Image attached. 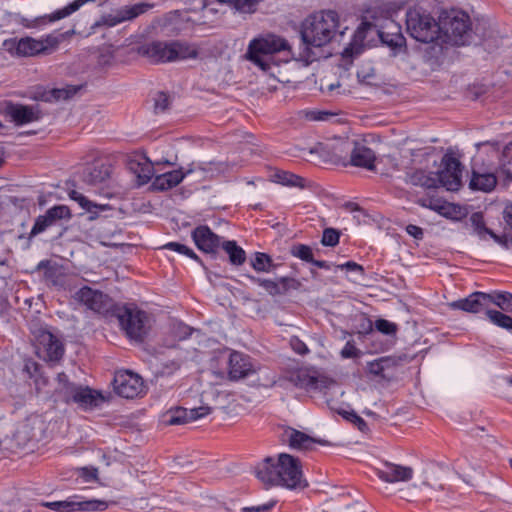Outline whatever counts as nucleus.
Returning a JSON list of instances; mask_svg holds the SVG:
<instances>
[{
  "instance_id": "1",
  "label": "nucleus",
  "mask_w": 512,
  "mask_h": 512,
  "mask_svg": "<svg viewBox=\"0 0 512 512\" xmlns=\"http://www.w3.org/2000/svg\"><path fill=\"white\" fill-rule=\"evenodd\" d=\"M256 477L266 487L281 486L287 489H303L308 483L303 478L301 462L297 457L281 453L275 460L265 458L256 467Z\"/></svg>"
},
{
  "instance_id": "2",
  "label": "nucleus",
  "mask_w": 512,
  "mask_h": 512,
  "mask_svg": "<svg viewBox=\"0 0 512 512\" xmlns=\"http://www.w3.org/2000/svg\"><path fill=\"white\" fill-rule=\"evenodd\" d=\"M339 29V17L333 10L321 11L307 17L302 23L301 39L310 47H323L330 43Z\"/></svg>"
},
{
  "instance_id": "3",
  "label": "nucleus",
  "mask_w": 512,
  "mask_h": 512,
  "mask_svg": "<svg viewBox=\"0 0 512 512\" xmlns=\"http://www.w3.org/2000/svg\"><path fill=\"white\" fill-rule=\"evenodd\" d=\"M480 25L478 23L473 28L469 15L456 9L443 12L440 16V33L444 34L447 42L456 46L469 44L473 33L485 38V31H479Z\"/></svg>"
},
{
  "instance_id": "4",
  "label": "nucleus",
  "mask_w": 512,
  "mask_h": 512,
  "mask_svg": "<svg viewBox=\"0 0 512 512\" xmlns=\"http://www.w3.org/2000/svg\"><path fill=\"white\" fill-rule=\"evenodd\" d=\"M138 53L152 63L179 61L198 56L196 48L179 41H152L141 45Z\"/></svg>"
},
{
  "instance_id": "5",
  "label": "nucleus",
  "mask_w": 512,
  "mask_h": 512,
  "mask_svg": "<svg viewBox=\"0 0 512 512\" xmlns=\"http://www.w3.org/2000/svg\"><path fill=\"white\" fill-rule=\"evenodd\" d=\"M279 52H286L287 56H290L289 43L282 37L269 34L265 37L253 39L249 43L246 58L263 71H268L271 66L272 55Z\"/></svg>"
},
{
  "instance_id": "6",
  "label": "nucleus",
  "mask_w": 512,
  "mask_h": 512,
  "mask_svg": "<svg viewBox=\"0 0 512 512\" xmlns=\"http://www.w3.org/2000/svg\"><path fill=\"white\" fill-rule=\"evenodd\" d=\"M497 173L498 176L493 173H479L473 170L469 188L472 190L490 192L495 188L498 178L502 181L504 186L512 182V142L507 144L502 151Z\"/></svg>"
},
{
  "instance_id": "7",
  "label": "nucleus",
  "mask_w": 512,
  "mask_h": 512,
  "mask_svg": "<svg viewBox=\"0 0 512 512\" xmlns=\"http://www.w3.org/2000/svg\"><path fill=\"white\" fill-rule=\"evenodd\" d=\"M407 32L415 40L430 43L440 35V20L436 21L422 8H410L406 13Z\"/></svg>"
},
{
  "instance_id": "8",
  "label": "nucleus",
  "mask_w": 512,
  "mask_h": 512,
  "mask_svg": "<svg viewBox=\"0 0 512 512\" xmlns=\"http://www.w3.org/2000/svg\"><path fill=\"white\" fill-rule=\"evenodd\" d=\"M115 314L127 336L143 340L148 332V316L144 311L127 307H116Z\"/></svg>"
},
{
  "instance_id": "9",
  "label": "nucleus",
  "mask_w": 512,
  "mask_h": 512,
  "mask_svg": "<svg viewBox=\"0 0 512 512\" xmlns=\"http://www.w3.org/2000/svg\"><path fill=\"white\" fill-rule=\"evenodd\" d=\"M32 335L39 356L48 361H59L63 357V342L46 327L33 329Z\"/></svg>"
},
{
  "instance_id": "10",
  "label": "nucleus",
  "mask_w": 512,
  "mask_h": 512,
  "mask_svg": "<svg viewBox=\"0 0 512 512\" xmlns=\"http://www.w3.org/2000/svg\"><path fill=\"white\" fill-rule=\"evenodd\" d=\"M71 218L70 209L65 205H56L50 209H48L44 215H40L36 218L35 223L31 229L29 234V238H32L44 231H47L51 228H57L56 235H54L53 239L60 238L65 231V228L62 227L61 221L63 219L69 220Z\"/></svg>"
},
{
  "instance_id": "11",
  "label": "nucleus",
  "mask_w": 512,
  "mask_h": 512,
  "mask_svg": "<svg viewBox=\"0 0 512 512\" xmlns=\"http://www.w3.org/2000/svg\"><path fill=\"white\" fill-rule=\"evenodd\" d=\"M73 298L96 313L102 315H106L109 312L115 313L113 300L102 291L84 286L75 292Z\"/></svg>"
},
{
  "instance_id": "12",
  "label": "nucleus",
  "mask_w": 512,
  "mask_h": 512,
  "mask_svg": "<svg viewBox=\"0 0 512 512\" xmlns=\"http://www.w3.org/2000/svg\"><path fill=\"white\" fill-rule=\"evenodd\" d=\"M443 168L436 173L437 187H445L448 191H457L462 185L461 162L451 154L442 158Z\"/></svg>"
},
{
  "instance_id": "13",
  "label": "nucleus",
  "mask_w": 512,
  "mask_h": 512,
  "mask_svg": "<svg viewBox=\"0 0 512 512\" xmlns=\"http://www.w3.org/2000/svg\"><path fill=\"white\" fill-rule=\"evenodd\" d=\"M154 7L153 3L140 2L131 6H123L112 14L104 15L99 21H96L92 28L100 26L114 27L122 22L131 21L138 16L146 13Z\"/></svg>"
},
{
  "instance_id": "14",
  "label": "nucleus",
  "mask_w": 512,
  "mask_h": 512,
  "mask_svg": "<svg viewBox=\"0 0 512 512\" xmlns=\"http://www.w3.org/2000/svg\"><path fill=\"white\" fill-rule=\"evenodd\" d=\"M16 53L20 56H35L38 54H49L59 45V39L48 35L46 38L36 40L31 37H24L14 41Z\"/></svg>"
},
{
  "instance_id": "15",
  "label": "nucleus",
  "mask_w": 512,
  "mask_h": 512,
  "mask_svg": "<svg viewBox=\"0 0 512 512\" xmlns=\"http://www.w3.org/2000/svg\"><path fill=\"white\" fill-rule=\"evenodd\" d=\"M113 387L119 396L132 399L143 391L144 383L139 375L130 371H121L115 374Z\"/></svg>"
},
{
  "instance_id": "16",
  "label": "nucleus",
  "mask_w": 512,
  "mask_h": 512,
  "mask_svg": "<svg viewBox=\"0 0 512 512\" xmlns=\"http://www.w3.org/2000/svg\"><path fill=\"white\" fill-rule=\"evenodd\" d=\"M287 379L294 386L306 390L326 388L329 383L326 377L319 376L316 371L307 368H299L290 372Z\"/></svg>"
},
{
  "instance_id": "17",
  "label": "nucleus",
  "mask_w": 512,
  "mask_h": 512,
  "mask_svg": "<svg viewBox=\"0 0 512 512\" xmlns=\"http://www.w3.org/2000/svg\"><path fill=\"white\" fill-rule=\"evenodd\" d=\"M192 239L199 250L210 254L216 259L221 237L215 234L208 226L200 225L192 231Z\"/></svg>"
},
{
  "instance_id": "18",
  "label": "nucleus",
  "mask_w": 512,
  "mask_h": 512,
  "mask_svg": "<svg viewBox=\"0 0 512 512\" xmlns=\"http://www.w3.org/2000/svg\"><path fill=\"white\" fill-rule=\"evenodd\" d=\"M211 408L208 406H201L193 409H186L183 407H176L168 410L163 415V422L166 425H183L195 421L210 414Z\"/></svg>"
},
{
  "instance_id": "19",
  "label": "nucleus",
  "mask_w": 512,
  "mask_h": 512,
  "mask_svg": "<svg viewBox=\"0 0 512 512\" xmlns=\"http://www.w3.org/2000/svg\"><path fill=\"white\" fill-rule=\"evenodd\" d=\"M247 278L263 287L271 296L285 295L288 291L296 290L300 286V283L296 279L290 277H279L274 280H270L247 275Z\"/></svg>"
},
{
  "instance_id": "20",
  "label": "nucleus",
  "mask_w": 512,
  "mask_h": 512,
  "mask_svg": "<svg viewBox=\"0 0 512 512\" xmlns=\"http://www.w3.org/2000/svg\"><path fill=\"white\" fill-rule=\"evenodd\" d=\"M377 476L384 482H407L413 477V469L385 461L376 469Z\"/></svg>"
},
{
  "instance_id": "21",
  "label": "nucleus",
  "mask_w": 512,
  "mask_h": 512,
  "mask_svg": "<svg viewBox=\"0 0 512 512\" xmlns=\"http://www.w3.org/2000/svg\"><path fill=\"white\" fill-rule=\"evenodd\" d=\"M71 393L65 398V403H76L84 409H92L97 407L104 401V397L100 392L94 391L89 387L78 386L70 391Z\"/></svg>"
},
{
  "instance_id": "22",
  "label": "nucleus",
  "mask_w": 512,
  "mask_h": 512,
  "mask_svg": "<svg viewBox=\"0 0 512 512\" xmlns=\"http://www.w3.org/2000/svg\"><path fill=\"white\" fill-rule=\"evenodd\" d=\"M487 296L485 292H473L468 297L451 302L449 306L452 309H459L469 313H480L489 309L487 306Z\"/></svg>"
},
{
  "instance_id": "23",
  "label": "nucleus",
  "mask_w": 512,
  "mask_h": 512,
  "mask_svg": "<svg viewBox=\"0 0 512 512\" xmlns=\"http://www.w3.org/2000/svg\"><path fill=\"white\" fill-rule=\"evenodd\" d=\"M353 148L350 155V164L355 167L367 170L375 169V152L364 143L353 141Z\"/></svg>"
},
{
  "instance_id": "24",
  "label": "nucleus",
  "mask_w": 512,
  "mask_h": 512,
  "mask_svg": "<svg viewBox=\"0 0 512 512\" xmlns=\"http://www.w3.org/2000/svg\"><path fill=\"white\" fill-rule=\"evenodd\" d=\"M253 366L249 357L239 352H233L229 358V377L232 380H239L253 373Z\"/></svg>"
},
{
  "instance_id": "25",
  "label": "nucleus",
  "mask_w": 512,
  "mask_h": 512,
  "mask_svg": "<svg viewBox=\"0 0 512 512\" xmlns=\"http://www.w3.org/2000/svg\"><path fill=\"white\" fill-rule=\"evenodd\" d=\"M405 182L425 189L437 188L436 173L422 169H411L405 174Z\"/></svg>"
},
{
  "instance_id": "26",
  "label": "nucleus",
  "mask_w": 512,
  "mask_h": 512,
  "mask_svg": "<svg viewBox=\"0 0 512 512\" xmlns=\"http://www.w3.org/2000/svg\"><path fill=\"white\" fill-rule=\"evenodd\" d=\"M184 178L183 168L180 167L179 169L156 176L152 182V188L157 191H165L176 187Z\"/></svg>"
},
{
  "instance_id": "27",
  "label": "nucleus",
  "mask_w": 512,
  "mask_h": 512,
  "mask_svg": "<svg viewBox=\"0 0 512 512\" xmlns=\"http://www.w3.org/2000/svg\"><path fill=\"white\" fill-rule=\"evenodd\" d=\"M111 174L110 165L100 163L88 166L83 170L82 180L88 185H97L105 182Z\"/></svg>"
},
{
  "instance_id": "28",
  "label": "nucleus",
  "mask_w": 512,
  "mask_h": 512,
  "mask_svg": "<svg viewBox=\"0 0 512 512\" xmlns=\"http://www.w3.org/2000/svg\"><path fill=\"white\" fill-rule=\"evenodd\" d=\"M289 446L297 450H310L316 443L324 444V441L314 439L304 432L290 429L286 432Z\"/></svg>"
},
{
  "instance_id": "29",
  "label": "nucleus",
  "mask_w": 512,
  "mask_h": 512,
  "mask_svg": "<svg viewBox=\"0 0 512 512\" xmlns=\"http://www.w3.org/2000/svg\"><path fill=\"white\" fill-rule=\"evenodd\" d=\"M9 114L17 125L30 123L40 118L38 110L24 105H12L9 108Z\"/></svg>"
},
{
  "instance_id": "30",
  "label": "nucleus",
  "mask_w": 512,
  "mask_h": 512,
  "mask_svg": "<svg viewBox=\"0 0 512 512\" xmlns=\"http://www.w3.org/2000/svg\"><path fill=\"white\" fill-rule=\"evenodd\" d=\"M362 26L365 29H370L371 27L377 28V34L379 37L403 35L401 26L391 18H385L381 24L365 20L362 22Z\"/></svg>"
},
{
  "instance_id": "31",
  "label": "nucleus",
  "mask_w": 512,
  "mask_h": 512,
  "mask_svg": "<svg viewBox=\"0 0 512 512\" xmlns=\"http://www.w3.org/2000/svg\"><path fill=\"white\" fill-rule=\"evenodd\" d=\"M130 170L136 174L139 185L147 184L154 174V168L148 159H145L144 163L136 160L129 162Z\"/></svg>"
},
{
  "instance_id": "32",
  "label": "nucleus",
  "mask_w": 512,
  "mask_h": 512,
  "mask_svg": "<svg viewBox=\"0 0 512 512\" xmlns=\"http://www.w3.org/2000/svg\"><path fill=\"white\" fill-rule=\"evenodd\" d=\"M228 255L229 262L234 266H240L246 261V252L237 245L234 240L223 241L220 245Z\"/></svg>"
},
{
  "instance_id": "33",
  "label": "nucleus",
  "mask_w": 512,
  "mask_h": 512,
  "mask_svg": "<svg viewBox=\"0 0 512 512\" xmlns=\"http://www.w3.org/2000/svg\"><path fill=\"white\" fill-rule=\"evenodd\" d=\"M487 296V306L489 307L491 304L496 305L502 311L510 313L512 312V294L509 292H492L486 293Z\"/></svg>"
},
{
  "instance_id": "34",
  "label": "nucleus",
  "mask_w": 512,
  "mask_h": 512,
  "mask_svg": "<svg viewBox=\"0 0 512 512\" xmlns=\"http://www.w3.org/2000/svg\"><path fill=\"white\" fill-rule=\"evenodd\" d=\"M78 90H80V87H76V86L55 88V89L45 92L42 97H43V100L46 102L67 100V99L71 98L73 95H75Z\"/></svg>"
},
{
  "instance_id": "35",
  "label": "nucleus",
  "mask_w": 512,
  "mask_h": 512,
  "mask_svg": "<svg viewBox=\"0 0 512 512\" xmlns=\"http://www.w3.org/2000/svg\"><path fill=\"white\" fill-rule=\"evenodd\" d=\"M275 181L279 184L290 186V187H305V179L296 174L287 171H277L273 175Z\"/></svg>"
},
{
  "instance_id": "36",
  "label": "nucleus",
  "mask_w": 512,
  "mask_h": 512,
  "mask_svg": "<svg viewBox=\"0 0 512 512\" xmlns=\"http://www.w3.org/2000/svg\"><path fill=\"white\" fill-rule=\"evenodd\" d=\"M69 196L72 200L76 201L81 208H83L85 211L91 213V214H98L99 211H103L107 208L106 205H98L96 203H93L88 198H86L83 194L72 190L69 193Z\"/></svg>"
},
{
  "instance_id": "37",
  "label": "nucleus",
  "mask_w": 512,
  "mask_h": 512,
  "mask_svg": "<svg viewBox=\"0 0 512 512\" xmlns=\"http://www.w3.org/2000/svg\"><path fill=\"white\" fill-rule=\"evenodd\" d=\"M219 2L226 3L231 8L239 13L252 14L257 10L258 4L261 0H218Z\"/></svg>"
},
{
  "instance_id": "38",
  "label": "nucleus",
  "mask_w": 512,
  "mask_h": 512,
  "mask_svg": "<svg viewBox=\"0 0 512 512\" xmlns=\"http://www.w3.org/2000/svg\"><path fill=\"white\" fill-rule=\"evenodd\" d=\"M225 166L220 162H197V172H201L203 178H212L224 172Z\"/></svg>"
},
{
  "instance_id": "39",
  "label": "nucleus",
  "mask_w": 512,
  "mask_h": 512,
  "mask_svg": "<svg viewBox=\"0 0 512 512\" xmlns=\"http://www.w3.org/2000/svg\"><path fill=\"white\" fill-rule=\"evenodd\" d=\"M327 404L331 410H335V408L331 405L330 401H327ZM336 412L341 415L345 420L353 423L361 432L368 431L367 423L353 410L347 411L345 409H336Z\"/></svg>"
},
{
  "instance_id": "40",
  "label": "nucleus",
  "mask_w": 512,
  "mask_h": 512,
  "mask_svg": "<svg viewBox=\"0 0 512 512\" xmlns=\"http://www.w3.org/2000/svg\"><path fill=\"white\" fill-rule=\"evenodd\" d=\"M252 267L258 272H270L275 268L271 257L262 252H256L254 259L251 260Z\"/></svg>"
},
{
  "instance_id": "41",
  "label": "nucleus",
  "mask_w": 512,
  "mask_h": 512,
  "mask_svg": "<svg viewBox=\"0 0 512 512\" xmlns=\"http://www.w3.org/2000/svg\"><path fill=\"white\" fill-rule=\"evenodd\" d=\"M486 315L494 325L506 330H512V317L507 314L489 308Z\"/></svg>"
},
{
  "instance_id": "42",
  "label": "nucleus",
  "mask_w": 512,
  "mask_h": 512,
  "mask_svg": "<svg viewBox=\"0 0 512 512\" xmlns=\"http://www.w3.org/2000/svg\"><path fill=\"white\" fill-rule=\"evenodd\" d=\"M75 511H104L109 503L103 500L91 499L86 501H75Z\"/></svg>"
},
{
  "instance_id": "43",
  "label": "nucleus",
  "mask_w": 512,
  "mask_h": 512,
  "mask_svg": "<svg viewBox=\"0 0 512 512\" xmlns=\"http://www.w3.org/2000/svg\"><path fill=\"white\" fill-rule=\"evenodd\" d=\"M57 382L58 387L56 388V392L64 401L65 398L71 393L70 391L76 387V384L70 382L68 376L63 372L57 374Z\"/></svg>"
},
{
  "instance_id": "44",
  "label": "nucleus",
  "mask_w": 512,
  "mask_h": 512,
  "mask_svg": "<svg viewBox=\"0 0 512 512\" xmlns=\"http://www.w3.org/2000/svg\"><path fill=\"white\" fill-rule=\"evenodd\" d=\"M379 38H380L382 44L386 45L394 52V55L398 54L406 46V39L403 35L379 37Z\"/></svg>"
},
{
  "instance_id": "45",
  "label": "nucleus",
  "mask_w": 512,
  "mask_h": 512,
  "mask_svg": "<svg viewBox=\"0 0 512 512\" xmlns=\"http://www.w3.org/2000/svg\"><path fill=\"white\" fill-rule=\"evenodd\" d=\"M162 249L172 250L179 254H183L188 256L189 258H192L196 261H200L197 254L188 246L178 243V242H169L161 247Z\"/></svg>"
},
{
  "instance_id": "46",
  "label": "nucleus",
  "mask_w": 512,
  "mask_h": 512,
  "mask_svg": "<svg viewBox=\"0 0 512 512\" xmlns=\"http://www.w3.org/2000/svg\"><path fill=\"white\" fill-rule=\"evenodd\" d=\"M41 505L57 512H75L76 506L71 500L43 502Z\"/></svg>"
},
{
  "instance_id": "47",
  "label": "nucleus",
  "mask_w": 512,
  "mask_h": 512,
  "mask_svg": "<svg viewBox=\"0 0 512 512\" xmlns=\"http://www.w3.org/2000/svg\"><path fill=\"white\" fill-rule=\"evenodd\" d=\"M340 232L334 228H325L323 231L321 244L334 247L339 243Z\"/></svg>"
},
{
  "instance_id": "48",
  "label": "nucleus",
  "mask_w": 512,
  "mask_h": 512,
  "mask_svg": "<svg viewBox=\"0 0 512 512\" xmlns=\"http://www.w3.org/2000/svg\"><path fill=\"white\" fill-rule=\"evenodd\" d=\"M470 222L474 231L480 236L484 237L487 227L485 225L484 216L481 212H475L470 216Z\"/></svg>"
},
{
  "instance_id": "49",
  "label": "nucleus",
  "mask_w": 512,
  "mask_h": 512,
  "mask_svg": "<svg viewBox=\"0 0 512 512\" xmlns=\"http://www.w3.org/2000/svg\"><path fill=\"white\" fill-rule=\"evenodd\" d=\"M155 113L165 112L170 105V97L165 92H157L153 98Z\"/></svg>"
},
{
  "instance_id": "50",
  "label": "nucleus",
  "mask_w": 512,
  "mask_h": 512,
  "mask_svg": "<svg viewBox=\"0 0 512 512\" xmlns=\"http://www.w3.org/2000/svg\"><path fill=\"white\" fill-rule=\"evenodd\" d=\"M291 253L295 257H298L301 260L306 261V262L311 263L314 259L312 249L307 245H303V244L295 245L292 247Z\"/></svg>"
},
{
  "instance_id": "51",
  "label": "nucleus",
  "mask_w": 512,
  "mask_h": 512,
  "mask_svg": "<svg viewBox=\"0 0 512 512\" xmlns=\"http://www.w3.org/2000/svg\"><path fill=\"white\" fill-rule=\"evenodd\" d=\"M181 367V363L178 360H171L166 363H163L159 368H157L155 375L156 376H169L179 370Z\"/></svg>"
},
{
  "instance_id": "52",
  "label": "nucleus",
  "mask_w": 512,
  "mask_h": 512,
  "mask_svg": "<svg viewBox=\"0 0 512 512\" xmlns=\"http://www.w3.org/2000/svg\"><path fill=\"white\" fill-rule=\"evenodd\" d=\"M375 328L377 331L385 335H395L397 332V325L386 319H377L375 321Z\"/></svg>"
},
{
  "instance_id": "53",
  "label": "nucleus",
  "mask_w": 512,
  "mask_h": 512,
  "mask_svg": "<svg viewBox=\"0 0 512 512\" xmlns=\"http://www.w3.org/2000/svg\"><path fill=\"white\" fill-rule=\"evenodd\" d=\"M367 367L370 374L383 379H389V375L386 374L387 369L379 359L369 362Z\"/></svg>"
},
{
  "instance_id": "54",
  "label": "nucleus",
  "mask_w": 512,
  "mask_h": 512,
  "mask_svg": "<svg viewBox=\"0 0 512 512\" xmlns=\"http://www.w3.org/2000/svg\"><path fill=\"white\" fill-rule=\"evenodd\" d=\"M79 477H81L84 482H91L98 480V470L96 468H88L83 467L78 470Z\"/></svg>"
},
{
  "instance_id": "55",
  "label": "nucleus",
  "mask_w": 512,
  "mask_h": 512,
  "mask_svg": "<svg viewBox=\"0 0 512 512\" xmlns=\"http://www.w3.org/2000/svg\"><path fill=\"white\" fill-rule=\"evenodd\" d=\"M276 504V501L272 500L262 505L243 507L242 512H266L271 510Z\"/></svg>"
},
{
  "instance_id": "56",
  "label": "nucleus",
  "mask_w": 512,
  "mask_h": 512,
  "mask_svg": "<svg viewBox=\"0 0 512 512\" xmlns=\"http://www.w3.org/2000/svg\"><path fill=\"white\" fill-rule=\"evenodd\" d=\"M333 114L327 112V111H307L306 112V118L311 121H324L327 120L329 117H331Z\"/></svg>"
},
{
  "instance_id": "57",
  "label": "nucleus",
  "mask_w": 512,
  "mask_h": 512,
  "mask_svg": "<svg viewBox=\"0 0 512 512\" xmlns=\"http://www.w3.org/2000/svg\"><path fill=\"white\" fill-rule=\"evenodd\" d=\"M292 349L298 354L304 355L308 352V348L299 338L293 337L290 341Z\"/></svg>"
},
{
  "instance_id": "58",
  "label": "nucleus",
  "mask_w": 512,
  "mask_h": 512,
  "mask_svg": "<svg viewBox=\"0 0 512 512\" xmlns=\"http://www.w3.org/2000/svg\"><path fill=\"white\" fill-rule=\"evenodd\" d=\"M357 355V348L350 341H348L341 351V356L343 358H353L356 357Z\"/></svg>"
},
{
  "instance_id": "59",
  "label": "nucleus",
  "mask_w": 512,
  "mask_h": 512,
  "mask_svg": "<svg viewBox=\"0 0 512 512\" xmlns=\"http://www.w3.org/2000/svg\"><path fill=\"white\" fill-rule=\"evenodd\" d=\"M58 268L55 266H51L44 272V276L46 280L50 281L53 285H58Z\"/></svg>"
},
{
  "instance_id": "60",
  "label": "nucleus",
  "mask_w": 512,
  "mask_h": 512,
  "mask_svg": "<svg viewBox=\"0 0 512 512\" xmlns=\"http://www.w3.org/2000/svg\"><path fill=\"white\" fill-rule=\"evenodd\" d=\"M337 268L341 270H347V271H360L362 274L364 273V268L353 261H348L344 264L337 265Z\"/></svg>"
},
{
  "instance_id": "61",
  "label": "nucleus",
  "mask_w": 512,
  "mask_h": 512,
  "mask_svg": "<svg viewBox=\"0 0 512 512\" xmlns=\"http://www.w3.org/2000/svg\"><path fill=\"white\" fill-rule=\"evenodd\" d=\"M406 232L412 236L413 238L415 239H422L423 238V229L420 228L419 226H416V225H413V224H409L407 227H406Z\"/></svg>"
},
{
  "instance_id": "62",
  "label": "nucleus",
  "mask_w": 512,
  "mask_h": 512,
  "mask_svg": "<svg viewBox=\"0 0 512 512\" xmlns=\"http://www.w3.org/2000/svg\"><path fill=\"white\" fill-rule=\"evenodd\" d=\"M379 360L387 370L396 367L400 361V359H396L393 357H381L379 358Z\"/></svg>"
},
{
  "instance_id": "63",
  "label": "nucleus",
  "mask_w": 512,
  "mask_h": 512,
  "mask_svg": "<svg viewBox=\"0 0 512 512\" xmlns=\"http://www.w3.org/2000/svg\"><path fill=\"white\" fill-rule=\"evenodd\" d=\"M178 330V335L180 339H186L192 334V329L187 325L180 324L178 326Z\"/></svg>"
},
{
  "instance_id": "64",
  "label": "nucleus",
  "mask_w": 512,
  "mask_h": 512,
  "mask_svg": "<svg viewBox=\"0 0 512 512\" xmlns=\"http://www.w3.org/2000/svg\"><path fill=\"white\" fill-rule=\"evenodd\" d=\"M504 219L506 223L512 227V203L505 208Z\"/></svg>"
}]
</instances>
